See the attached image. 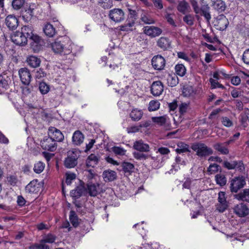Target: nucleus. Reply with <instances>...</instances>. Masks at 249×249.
<instances>
[{
  "label": "nucleus",
  "mask_w": 249,
  "mask_h": 249,
  "mask_svg": "<svg viewBox=\"0 0 249 249\" xmlns=\"http://www.w3.org/2000/svg\"><path fill=\"white\" fill-rule=\"evenodd\" d=\"M74 46L70 38L67 36L61 38L60 40H56L52 45L53 51L61 55L69 54L72 52Z\"/></svg>",
  "instance_id": "1"
},
{
  "label": "nucleus",
  "mask_w": 249,
  "mask_h": 249,
  "mask_svg": "<svg viewBox=\"0 0 249 249\" xmlns=\"http://www.w3.org/2000/svg\"><path fill=\"white\" fill-rule=\"evenodd\" d=\"M32 33V26L29 25L23 26L20 31L13 33L11 40L18 45H24L27 44L29 36Z\"/></svg>",
  "instance_id": "2"
},
{
  "label": "nucleus",
  "mask_w": 249,
  "mask_h": 249,
  "mask_svg": "<svg viewBox=\"0 0 249 249\" xmlns=\"http://www.w3.org/2000/svg\"><path fill=\"white\" fill-rule=\"evenodd\" d=\"M191 148L196 152V155L199 157H205L213 153V149L201 142L194 143L192 144Z\"/></svg>",
  "instance_id": "3"
},
{
  "label": "nucleus",
  "mask_w": 249,
  "mask_h": 249,
  "mask_svg": "<svg viewBox=\"0 0 249 249\" xmlns=\"http://www.w3.org/2000/svg\"><path fill=\"white\" fill-rule=\"evenodd\" d=\"M246 184V181L243 177L234 178L231 181L230 189L232 193H237Z\"/></svg>",
  "instance_id": "4"
},
{
  "label": "nucleus",
  "mask_w": 249,
  "mask_h": 249,
  "mask_svg": "<svg viewBox=\"0 0 249 249\" xmlns=\"http://www.w3.org/2000/svg\"><path fill=\"white\" fill-rule=\"evenodd\" d=\"M109 17L115 22H120L124 19V13L121 9L114 8L109 11Z\"/></svg>",
  "instance_id": "5"
},
{
  "label": "nucleus",
  "mask_w": 249,
  "mask_h": 249,
  "mask_svg": "<svg viewBox=\"0 0 249 249\" xmlns=\"http://www.w3.org/2000/svg\"><path fill=\"white\" fill-rule=\"evenodd\" d=\"M78 158V153L75 151H69L68 157L64 161V165L67 168L74 167L77 164V160Z\"/></svg>",
  "instance_id": "6"
},
{
  "label": "nucleus",
  "mask_w": 249,
  "mask_h": 249,
  "mask_svg": "<svg viewBox=\"0 0 249 249\" xmlns=\"http://www.w3.org/2000/svg\"><path fill=\"white\" fill-rule=\"evenodd\" d=\"M29 39L32 42L31 45L35 52H38L41 49L42 40L40 36L36 34L33 33V28L32 27V33L29 36Z\"/></svg>",
  "instance_id": "7"
},
{
  "label": "nucleus",
  "mask_w": 249,
  "mask_h": 249,
  "mask_svg": "<svg viewBox=\"0 0 249 249\" xmlns=\"http://www.w3.org/2000/svg\"><path fill=\"white\" fill-rule=\"evenodd\" d=\"M214 25L219 30L223 31L226 29L229 21L226 17L223 15L217 16L214 20Z\"/></svg>",
  "instance_id": "8"
},
{
  "label": "nucleus",
  "mask_w": 249,
  "mask_h": 249,
  "mask_svg": "<svg viewBox=\"0 0 249 249\" xmlns=\"http://www.w3.org/2000/svg\"><path fill=\"white\" fill-rule=\"evenodd\" d=\"M49 137L53 142H61L64 140V137L62 133L59 129L54 127H50L48 130Z\"/></svg>",
  "instance_id": "9"
},
{
  "label": "nucleus",
  "mask_w": 249,
  "mask_h": 249,
  "mask_svg": "<svg viewBox=\"0 0 249 249\" xmlns=\"http://www.w3.org/2000/svg\"><path fill=\"white\" fill-rule=\"evenodd\" d=\"M40 145L41 147L48 151L53 152L56 149V144L55 142L51 139L49 137H46L41 141Z\"/></svg>",
  "instance_id": "10"
},
{
  "label": "nucleus",
  "mask_w": 249,
  "mask_h": 249,
  "mask_svg": "<svg viewBox=\"0 0 249 249\" xmlns=\"http://www.w3.org/2000/svg\"><path fill=\"white\" fill-rule=\"evenodd\" d=\"M18 74L23 84L28 85L30 84L31 80V75L27 68L20 69L18 71Z\"/></svg>",
  "instance_id": "11"
},
{
  "label": "nucleus",
  "mask_w": 249,
  "mask_h": 249,
  "mask_svg": "<svg viewBox=\"0 0 249 249\" xmlns=\"http://www.w3.org/2000/svg\"><path fill=\"white\" fill-rule=\"evenodd\" d=\"M143 29V33L151 37L159 36L162 33V30L160 28L154 26H145Z\"/></svg>",
  "instance_id": "12"
},
{
  "label": "nucleus",
  "mask_w": 249,
  "mask_h": 249,
  "mask_svg": "<svg viewBox=\"0 0 249 249\" xmlns=\"http://www.w3.org/2000/svg\"><path fill=\"white\" fill-rule=\"evenodd\" d=\"M152 65L153 67L157 70L163 69L165 65L164 58L161 55H156L152 59Z\"/></svg>",
  "instance_id": "13"
},
{
  "label": "nucleus",
  "mask_w": 249,
  "mask_h": 249,
  "mask_svg": "<svg viewBox=\"0 0 249 249\" xmlns=\"http://www.w3.org/2000/svg\"><path fill=\"white\" fill-rule=\"evenodd\" d=\"M233 210L235 213L241 217H245L249 213V208L243 203H240L236 205Z\"/></svg>",
  "instance_id": "14"
},
{
  "label": "nucleus",
  "mask_w": 249,
  "mask_h": 249,
  "mask_svg": "<svg viewBox=\"0 0 249 249\" xmlns=\"http://www.w3.org/2000/svg\"><path fill=\"white\" fill-rule=\"evenodd\" d=\"M40 190V184L37 180L31 181L25 187V191L29 194H36Z\"/></svg>",
  "instance_id": "15"
},
{
  "label": "nucleus",
  "mask_w": 249,
  "mask_h": 249,
  "mask_svg": "<svg viewBox=\"0 0 249 249\" xmlns=\"http://www.w3.org/2000/svg\"><path fill=\"white\" fill-rule=\"evenodd\" d=\"M163 90V86L160 81L154 82L151 87V91L154 96L160 95Z\"/></svg>",
  "instance_id": "16"
},
{
  "label": "nucleus",
  "mask_w": 249,
  "mask_h": 249,
  "mask_svg": "<svg viewBox=\"0 0 249 249\" xmlns=\"http://www.w3.org/2000/svg\"><path fill=\"white\" fill-rule=\"evenodd\" d=\"M87 193V189L84 186V184L81 183L75 189L72 190L71 193V196L72 197L79 198Z\"/></svg>",
  "instance_id": "17"
},
{
  "label": "nucleus",
  "mask_w": 249,
  "mask_h": 249,
  "mask_svg": "<svg viewBox=\"0 0 249 249\" xmlns=\"http://www.w3.org/2000/svg\"><path fill=\"white\" fill-rule=\"evenodd\" d=\"M87 192H88L90 196H95L101 191L100 184L99 183H92L89 182L87 184Z\"/></svg>",
  "instance_id": "18"
},
{
  "label": "nucleus",
  "mask_w": 249,
  "mask_h": 249,
  "mask_svg": "<svg viewBox=\"0 0 249 249\" xmlns=\"http://www.w3.org/2000/svg\"><path fill=\"white\" fill-rule=\"evenodd\" d=\"M5 23L10 29L14 30L18 27V22L15 16L9 15L5 19Z\"/></svg>",
  "instance_id": "19"
},
{
  "label": "nucleus",
  "mask_w": 249,
  "mask_h": 249,
  "mask_svg": "<svg viewBox=\"0 0 249 249\" xmlns=\"http://www.w3.org/2000/svg\"><path fill=\"white\" fill-rule=\"evenodd\" d=\"M133 148L141 152H148L149 150V146L145 143L142 140H139L134 142Z\"/></svg>",
  "instance_id": "20"
},
{
  "label": "nucleus",
  "mask_w": 249,
  "mask_h": 249,
  "mask_svg": "<svg viewBox=\"0 0 249 249\" xmlns=\"http://www.w3.org/2000/svg\"><path fill=\"white\" fill-rule=\"evenodd\" d=\"M26 62L32 68H37L39 66L41 60L35 55H30L27 57Z\"/></svg>",
  "instance_id": "21"
},
{
  "label": "nucleus",
  "mask_w": 249,
  "mask_h": 249,
  "mask_svg": "<svg viewBox=\"0 0 249 249\" xmlns=\"http://www.w3.org/2000/svg\"><path fill=\"white\" fill-rule=\"evenodd\" d=\"M84 136L79 130L75 131L72 136V142L74 145H79L84 141Z\"/></svg>",
  "instance_id": "22"
},
{
  "label": "nucleus",
  "mask_w": 249,
  "mask_h": 249,
  "mask_svg": "<svg viewBox=\"0 0 249 249\" xmlns=\"http://www.w3.org/2000/svg\"><path fill=\"white\" fill-rule=\"evenodd\" d=\"M103 177L106 182L112 181L116 178L117 175L115 171L111 170L105 171L103 173Z\"/></svg>",
  "instance_id": "23"
},
{
  "label": "nucleus",
  "mask_w": 249,
  "mask_h": 249,
  "mask_svg": "<svg viewBox=\"0 0 249 249\" xmlns=\"http://www.w3.org/2000/svg\"><path fill=\"white\" fill-rule=\"evenodd\" d=\"M43 30L45 35L50 37H53L56 33L55 28L53 25L49 23L44 25Z\"/></svg>",
  "instance_id": "24"
},
{
  "label": "nucleus",
  "mask_w": 249,
  "mask_h": 249,
  "mask_svg": "<svg viewBox=\"0 0 249 249\" xmlns=\"http://www.w3.org/2000/svg\"><path fill=\"white\" fill-rule=\"evenodd\" d=\"M99 157L94 154H90L87 159L86 165L88 167H94L98 163Z\"/></svg>",
  "instance_id": "25"
},
{
  "label": "nucleus",
  "mask_w": 249,
  "mask_h": 249,
  "mask_svg": "<svg viewBox=\"0 0 249 249\" xmlns=\"http://www.w3.org/2000/svg\"><path fill=\"white\" fill-rule=\"evenodd\" d=\"M157 45L161 49L167 50L170 47L171 42L168 38L161 37L158 39Z\"/></svg>",
  "instance_id": "26"
},
{
  "label": "nucleus",
  "mask_w": 249,
  "mask_h": 249,
  "mask_svg": "<svg viewBox=\"0 0 249 249\" xmlns=\"http://www.w3.org/2000/svg\"><path fill=\"white\" fill-rule=\"evenodd\" d=\"M235 198L238 200L249 202V189H245L235 195Z\"/></svg>",
  "instance_id": "27"
},
{
  "label": "nucleus",
  "mask_w": 249,
  "mask_h": 249,
  "mask_svg": "<svg viewBox=\"0 0 249 249\" xmlns=\"http://www.w3.org/2000/svg\"><path fill=\"white\" fill-rule=\"evenodd\" d=\"M177 9L180 13L185 14L190 12V7L186 1L183 0L179 2Z\"/></svg>",
  "instance_id": "28"
},
{
  "label": "nucleus",
  "mask_w": 249,
  "mask_h": 249,
  "mask_svg": "<svg viewBox=\"0 0 249 249\" xmlns=\"http://www.w3.org/2000/svg\"><path fill=\"white\" fill-rule=\"evenodd\" d=\"M229 143L227 144L224 143H216L213 145L214 148L219 152L221 154L227 155L229 153V150L226 146Z\"/></svg>",
  "instance_id": "29"
},
{
  "label": "nucleus",
  "mask_w": 249,
  "mask_h": 249,
  "mask_svg": "<svg viewBox=\"0 0 249 249\" xmlns=\"http://www.w3.org/2000/svg\"><path fill=\"white\" fill-rule=\"evenodd\" d=\"M135 22L133 20H128L125 24L119 26L118 27L119 30L122 31L129 32L133 30V27L134 26Z\"/></svg>",
  "instance_id": "30"
},
{
  "label": "nucleus",
  "mask_w": 249,
  "mask_h": 249,
  "mask_svg": "<svg viewBox=\"0 0 249 249\" xmlns=\"http://www.w3.org/2000/svg\"><path fill=\"white\" fill-rule=\"evenodd\" d=\"M10 82V79L6 74L0 75V88L7 89Z\"/></svg>",
  "instance_id": "31"
},
{
  "label": "nucleus",
  "mask_w": 249,
  "mask_h": 249,
  "mask_svg": "<svg viewBox=\"0 0 249 249\" xmlns=\"http://www.w3.org/2000/svg\"><path fill=\"white\" fill-rule=\"evenodd\" d=\"M151 120L153 123L162 126L163 125L167 122V117L166 116H162L160 117H152Z\"/></svg>",
  "instance_id": "32"
},
{
  "label": "nucleus",
  "mask_w": 249,
  "mask_h": 249,
  "mask_svg": "<svg viewBox=\"0 0 249 249\" xmlns=\"http://www.w3.org/2000/svg\"><path fill=\"white\" fill-rule=\"evenodd\" d=\"M142 114L141 110L135 108L132 109L130 112V117L134 121H138L142 118Z\"/></svg>",
  "instance_id": "33"
},
{
  "label": "nucleus",
  "mask_w": 249,
  "mask_h": 249,
  "mask_svg": "<svg viewBox=\"0 0 249 249\" xmlns=\"http://www.w3.org/2000/svg\"><path fill=\"white\" fill-rule=\"evenodd\" d=\"M176 151L178 154L189 152V146L182 142H178Z\"/></svg>",
  "instance_id": "34"
},
{
  "label": "nucleus",
  "mask_w": 249,
  "mask_h": 249,
  "mask_svg": "<svg viewBox=\"0 0 249 249\" xmlns=\"http://www.w3.org/2000/svg\"><path fill=\"white\" fill-rule=\"evenodd\" d=\"M69 219L73 227H77L79 225V220L74 211H71L70 212Z\"/></svg>",
  "instance_id": "35"
},
{
  "label": "nucleus",
  "mask_w": 249,
  "mask_h": 249,
  "mask_svg": "<svg viewBox=\"0 0 249 249\" xmlns=\"http://www.w3.org/2000/svg\"><path fill=\"white\" fill-rule=\"evenodd\" d=\"M212 6L218 11H222L225 10V3L222 0H213Z\"/></svg>",
  "instance_id": "36"
},
{
  "label": "nucleus",
  "mask_w": 249,
  "mask_h": 249,
  "mask_svg": "<svg viewBox=\"0 0 249 249\" xmlns=\"http://www.w3.org/2000/svg\"><path fill=\"white\" fill-rule=\"evenodd\" d=\"M175 70L177 75L182 77L183 76L186 71V68L183 64H177L175 66Z\"/></svg>",
  "instance_id": "37"
},
{
  "label": "nucleus",
  "mask_w": 249,
  "mask_h": 249,
  "mask_svg": "<svg viewBox=\"0 0 249 249\" xmlns=\"http://www.w3.org/2000/svg\"><path fill=\"white\" fill-rule=\"evenodd\" d=\"M167 83L169 86L173 87L178 83V79L176 74L169 75L167 77Z\"/></svg>",
  "instance_id": "38"
},
{
  "label": "nucleus",
  "mask_w": 249,
  "mask_h": 249,
  "mask_svg": "<svg viewBox=\"0 0 249 249\" xmlns=\"http://www.w3.org/2000/svg\"><path fill=\"white\" fill-rule=\"evenodd\" d=\"M46 243L41 240L39 244H35L31 245L29 247L30 249H50L48 245L46 244Z\"/></svg>",
  "instance_id": "39"
},
{
  "label": "nucleus",
  "mask_w": 249,
  "mask_h": 249,
  "mask_svg": "<svg viewBox=\"0 0 249 249\" xmlns=\"http://www.w3.org/2000/svg\"><path fill=\"white\" fill-rule=\"evenodd\" d=\"M33 16V9L31 8L27 9L22 14V18L26 21L28 22L30 20Z\"/></svg>",
  "instance_id": "40"
},
{
  "label": "nucleus",
  "mask_w": 249,
  "mask_h": 249,
  "mask_svg": "<svg viewBox=\"0 0 249 249\" xmlns=\"http://www.w3.org/2000/svg\"><path fill=\"white\" fill-rule=\"evenodd\" d=\"M45 164L42 161H39L36 163L34 167V171L37 174L41 173L44 169Z\"/></svg>",
  "instance_id": "41"
},
{
  "label": "nucleus",
  "mask_w": 249,
  "mask_h": 249,
  "mask_svg": "<svg viewBox=\"0 0 249 249\" xmlns=\"http://www.w3.org/2000/svg\"><path fill=\"white\" fill-rule=\"evenodd\" d=\"M215 178L217 184L220 186H223L226 184L227 179L223 174H217L215 176Z\"/></svg>",
  "instance_id": "42"
},
{
  "label": "nucleus",
  "mask_w": 249,
  "mask_h": 249,
  "mask_svg": "<svg viewBox=\"0 0 249 249\" xmlns=\"http://www.w3.org/2000/svg\"><path fill=\"white\" fill-rule=\"evenodd\" d=\"M39 89L40 93L44 95L47 94L50 90L49 86L45 82H40L39 85Z\"/></svg>",
  "instance_id": "43"
},
{
  "label": "nucleus",
  "mask_w": 249,
  "mask_h": 249,
  "mask_svg": "<svg viewBox=\"0 0 249 249\" xmlns=\"http://www.w3.org/2000/svg\"><path fill=\"white\" fill-rule=\"evenodd\" d=\"M160 106V103L158 101H151L149 104L148 109L150 111H154L158 110Z\"/></svg>",
  "instance_id": "44"
},
{
  "label": "nucleus",
  "mask_w": 249,
  "mask_h": 249,
  "mask_svg": "<svg viewBox=\"0 0 249 249\" xmlns=\"http://www.w3.org/2000/svg\"><path fill=\"white\" fill-rule=\"evenodd\" d=\"M56 239V236L51 233H49L45 235L43 239V241L48 243H53L54 242Z\"/></svg>",
  "instance_id": "45"
},
{
  "label": "nucleus",
  "mask_w": 249,
  "mask_h": 249,
  "mask_svg": "<svg viewBox=\"0 0 249 249\" xmlns=\"http://www.w3.org/2000/svg\"><path fill=\"white\" fill-rule=\"evenodd\" d=\"M25 2V0H13L12 6L14 9L18 10L20 9Z\"/></svg>",
  "instance_id": "46"
},
{
  "label": "nucleus",
  "mask_w": 249,
  "mask_h": 249,
  "mask_svg": "<svg viewBox=\"0 0 249 249\" xmlns=\"http://www.w3.org/2000/svg\"><path fill=\"white\" fill-rule=\"evenodd\" d=\"M66 183L67 185H70L71 181L76 178V175L74 173L68 172L66 173Z\"/></svg>",
  "instance_id": "47"
},
{
  "label": "nucleus",
  "mask_w": 249,
  "mask_h": 249,
  "mask_svg": "<svg viewBox=\"0 0 249 249\" xmlns=\"http://www.w3.org/2000/svg\"><path fill=\"white\" fill-rule=\"evenodd\" d=\"M241 121L244 126H246L245 124H247L248 122H249V110L247 109L241 114Z\"/></svg>",
  "instance_id": "48"
},
{
  "label": "nucleus",
  "mask_w": 249,
  "mask_h": 249,
  "mask_svg": "<svg viewBox=\"0 0 249 249\" xmlns=\"http://www.w3.org/2000/svg\"><path fill=\"white\" fill-rule=\"evenodd\" d=\"M174 15L167 13L165 15V18L166 19L167 22L173 27H176L177 25L174 19Z\"/></svg>",
  "instance_id": "49"
},
{
  "label": "nucleus",
  "mask_w": 249,
  "mask_h": 249,
  "mask_svg": "<svg viewBox=\"0 0 249 249\" xmlns=\"http://www.w3.org/2000/svg\"><path fill=\"white\" fill-rule=\"evenodd\" d=\"M123 168L125 172H131L133 171L134 166L133 164L129 162H124L123 163Z\"/></svg>",
  "instance_id": "50"
},
{
  "label": "nucleus",
  "mask_w": 249,
  "mask_h": 249,
  "mask_svg": "<svg viewBox=\"0 0 249 249\" xmlns=\"http://www.w3.org/2000/svg\"><path fill=\"white\" fill-rule=\"evenodd\" d=\"M112 151L115 154L121 156L124 155L126 152L125 149L118 146L113 147L112 148Z\"/></svg>",
  "instance_id": "51"
},
{
  "label": "nucleus",
  "mask_w": 249,
  "mask_h": 249,
  "mask_svg": "<svg viewBox=\"0 0 249 249\" xmlns=\"http://www.w3.org/2000/svg\"><path fill=\"white\" fill-rule=\"evenodd\" d=\"M228 203L218 202L216 205V209L219 212H223L228 208Z\"/></svg>",
  "instance_id": "52"
},
{
  "label": "nucleus",
  "mask_w": 249,
  "mask_h": 249,
  "mask_svg": "<svg viewBox=\"0 0 249 249\" xmlns=\"http://www.w3.org/2000/svg\"><path fill=\"white\" fill-rule=\"evenodd\" d=\"M210 81L211 82V87L212 89H215L216 88H219L221 89H224V86L219 84L217 80L214 79H210Z\"/></svg>",
  "instance_id": "53"
},
{
  "label": "nucleus",
  "mask_w": 249,
  "mask_h": 249,
  "mask_svg": "<svg viewBox=\"0 0 249 249\" xmlns=\"http://www.w3.org/2000/svg\"><path fill=\"white\" fill-rule=\"evenodd\" d=\"M141 20L146 24H150L155 23V20L152 18L146 15H143L141 17Z\"/></svg>",
  "instance_id": "54"
},
{
  "label": "nucleus",
  "mask_w": 249,
  "mask_h": 249,
  "mask_svg": "<svg viewBox=\"0 0 249 249\" xmlns=\"http://www.w3.org/2000/svg\"><path fill=\"white\" fill-rule=\"evenodd\" d=\"M224 166L228 169H233L237 166V162L235 161L232 162L225 161L224 162Z\"/></svg>",
  "instance_id": "55"
},
{
  "label": "nucleus",
  "mask_w": 249,
  "mask_h": 249,
  "mask_svg": "<svg viewBox=\"0 0 249 249\" xmlns=\"http://www.w3.org/2000/svg\"><path fill=\"white\" fill-rule=\"evenodd\" d=\"M219 165L213 163L210 165L208 168V171L210 174H213L219 170Z\"/></svg>",
  "instance_id": "56"
},
{
  "label": "nucleus",
  "mask_w": 249,
  "mask_h": 249,
  "mask_svg": "<svg viewBox=\"0 0 249 249\" xmlns=\"http://www.w3.org/2000/svg\"><path fill=\"white\" fill-rule=\"evenodd\" d=\"M183 21L189 25H192L194 24V18L190 15L185 16L183 18Z\"/></svg>",
  "instance_id": "57"
},
{
  "label": "nucleus",
  "mask_w": 249,
  "mask_h": 249,
  "mask_svg": "<svg viewBox=\"0 0 249 249\" xmlns=\"http://www.w3.org/2000/svg\"><path fill=\"white\" fill-rule=\"evenodd\" d=\"M222 124L226 127H231L233 124L231 121L227 117H223L222 120Z\"/></svg>",
  "instance_id": "58"
},
{
  "label": "nucleus",
  "mask_w": 249,
  "mask_h": 249,
  "mask_svg": "<svg viewBox=\"0 0 249 249\" xmlns=\"http://www.w3.org/2000/svg\"><path fill=\"white\" fill-rule=\"evenodd\" d=\"M141 128V125L133 126L127 128L128 133H135L139 131Z\"/></svg>",
  "instance_id": "59"
},
{
  "label": "nucleus",
  "mask_w": 249,
  "mask_h": 249,
  "mask_svg": "<svg viewBox=\"0 0 249 249\" xmlns=\"http://www.w3.org/2000/svg\"><path fill=\"white\" fill-rule=\"evenodd\" d=\"M218 201V202L228 203L226 200V194L225 192L221 191L219 193Z\"/></svg>",
  "instance_id": "60"
},
{
  "label": "nucleus",
  "mask_w": 249,
  "mask_h": 249,
  "mask_svg": "<svg viewBox=\"0 0 249 249\" xmlns=\"http://www.w3.org/2000/svg\"><path fill=\"white\" fill-rule=\"evenodd\" d=\"M242 59L245 63L249 65V49L244 52Z\"/></svg>",
  "instance_id": "61"
},
{
  "label": "nucleus",
  "mask_w": 249,
  "mask_h": 249,
  "mask_svg": "<svg viewBox=\"0 0 249 249\" xmlns=\"http://www.w3.org/2000/svg\"><path fill=\"white\" fill-rule=\"evenodd\" d=\"M46 76V73L42 69H39L36 72L35 77L37 79H41Z\"/></svg>",
  "instance_id": "62"
},
{
  "label": "nucleus",
  "mask_w": 249,
  "mask_h": 249,
  "mask_svg": "<svg viewBox=\"0 0 249 249\" xmlns=\"http://www.w3.org/2000/svg\"><path fill=\"white\" fill-rule=\"evenodd\" d=\"M157 152H159L161 155H167L169 153L170 150L166 147H161L158 149Z\"/></svg>",
  "instance_id": "63"
},
{
  "label": "nucleus",
  "mask_w": 249,
  "mask_h": 249,
  "mask_svg": "<svg viewBox=\"0 0 249 249\" xmlns=\"http://www.w3.org/2000/svg\"><path fill=\"white\" fill-rule=\"evenodd\" d=\"M188 108V104L186 103H181L179 107V112L183 114L185 112Z\"/></svg>",
  "instance_id": "64"
}]
</instances>
